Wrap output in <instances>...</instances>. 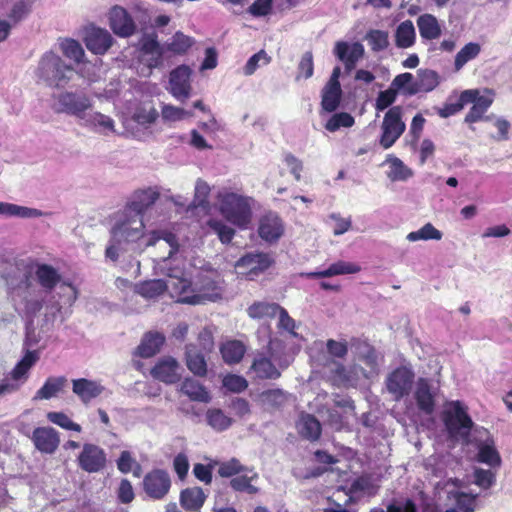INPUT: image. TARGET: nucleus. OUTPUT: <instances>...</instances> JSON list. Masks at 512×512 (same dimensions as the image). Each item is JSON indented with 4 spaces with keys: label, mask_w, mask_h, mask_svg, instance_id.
I'll list each match as a JSON object with an SVG mask.
<instances>
[{
    "label": "nucleus",
    "mask_w": 512,
    "mask_h": 512,
    "mask_svg": "<svg viewBox=\"0 0 512 512\" xmlns=\"http://www.w3.org/2000/svg\"><path fill=\"white\" fill-rule=\"evenodd\" d=\"M280 305L264 301L254 302L247 308V313L252 319H272L277 316Z\"/></svg>",
    "instance_id": "38"
},
{
    "label": "nucleus",
    "mask_w": 512,
    "mask_h": 512,
    "mask_svg": "<svg viewBox=\"0 0 512 512\" xmlns=\"http://www.w3.org/2000/svg\"><path fill=\"white\" fill-rule=\"evenodd\" d=\"M314 73V62H313V54L311 51L305 52L301 60L298 64V74L296 76V79L299 80L300 78L308 79L313 76Z\"/></svg>",
    "instance_id": "56"
},
{
    "label": "nucleus",
    "mask_w": 512,
    "mask_h": 512,
    "mask_svg": "<svg viewBox=\"0 0 512 512\" xmlns=\"http://www.w3.org/2000/svg\"><path fill=\"white\" fill-rule=\"evenodd\" d=\"M257 478L258 474L252 469V472L238 474L237 476L231 478L229 486L235 492L254 495L258 493V488L253 485L252 482Z\"/></svg>",
    "instance_id": "34"
},
{
    "label": "nucleus",
    "mask_w": 512,
    "mask_h": 512,
    "mask_svg": "<svg viewBox=\"0 0 512 512\" xmlns=\"http://www.w3.org/2000/svg\"><path fill=\"white\" fill-rule=\"evenodd\" d=\"M161 115L164 120L179 121L184 119L185 117L192 116V112L186 111L185 109L180 107L166 104L162 106Z\"/></svg>",
    "instance_id": "58"
},
{
    "label": "nucleus",
    "mask_w": 512,
    "mask_h": 512,
    "mask_svg": "<svg viewBox=\"0 0 512 512\" xmlns=\"http://www.w3.org/2000/svg\"><path fill=\"white\" fill-rule=\"evenodd\" d=\"M218 475L222 478H233L238 474L252 472V468H248L241 464L237 458H231L218 464Z\"/></svg>",
    "instance_id": "41"
},
{
    "label": "nucleus",
    "mask_w": 512,
    "mask_h": 512,
    "mask_svg": "<svg viewBox=\"0 0 512 512\" xmlns=\"http://www.w3.org/2000/svg\"><path fill=\"white\" fill-rule=\"evenodd\" d=\"M32 7V1L31 0H20L13 4L12 8L10 9V12L8 13V22L12 24V26L17 25L19 22H21L23 19H25Z\"/></svg>",
    "instance_id": "45"
},
{
    "label": "nucleus",
    "mask_w": 512,
    "mask_h": 512,
    "mask_svg": "<svg viewBox=\"0 0 512 512\" xmlns=\"http://www.w3.org/2000/svg\"><path fill=\"white\" fill-rule=\"evenodd\" d=\"M474 483L483 488L488 489L495 483L496 475L491 470L477 468L474 471Z\"/></svg>",
    "instance_id": "61"
},
{
    "label": "nucleus",
    "mask_w": 512,
    "mask_h": 512,
    "mask_svg": "<svg viewBox=\"0 0 512 512\" xmlns=\"http://www.w3.org/2000/svg\"><path fill=\"white\" fill-rule=\"evenodd\" d=\"M442 420L450 436L458 435L461 430L467 435L473 427L466 407L458 400L449 403V407L442 413Z\"/></svg>",
    "instance_id": "5"
},
{
    "label": "nucleus",
    "mask_w": 512,
    "mask_h": 512,
    "mask_svg": "<svg viewBox=\"0 0 512 512\" xmlns=\"http://www.w3.org/2000/svg\"><path fill=\"white\" fill-rule=\"evenodd\" d=\"M112 43L113 38L111 34L101 28H92L85 37L87 49L94 54L103 55L112 46Z\"/></svg>",
    "instance_id": "18"
},
{
    "label": "nucleus",
    "mask_w": 512,
    "mask_h": 512,
    "mask_svg": "<svg viewBox=\"0 0 512 512\" xmlns=\"http://www.w3.org/2000/svg\"><path fill=\"white\" fill-rule=\"evenodd\" d=\"M159 198V193L151 189L137 191L134 194V199L128 204V208L136 213V216L141 217L150 206H152Z\"/></svg>",
    "instance_id": "32"
},
{
    "label": "nucleus",
    "mask_w": 512,
    "mask_h": 512,
    "mask_svg": "<svg viewBox=\"0 0 512 512\" xmlns=\"http://www.w3.org/2000/svg\"><path fill=\"white\" fill-rule=\"evenodd\" d=\"M109 25L111 30L119 37H130L136 32V24L128 11L118 5L109 11Z\"/></svg>",
    "instance_id": "13"
},
{
    "label": "nucleus",
    "mask_w": 512,
    "mask_h": 512,
    "mask_svg": "<svg viewBox=\"0 0 512 512\" xmlns=\"http://www.w3.org/2000/svg\"><path fill=\"white\" fill-rule=\"evenodd\" d=\"M260 399L270 408H280L287 401V393L279 388L268 389L260 394Z\"/></svg>",
    "instance_id": "48"
},
{
    "label": "nucleus",
    "mask_w": 512,
    "mask_h": 512,
    "mask_svg": "<svg viewBox=\"0 0 512 512\" xmlns=\"http://www.w3.org/2000/svg\"><path fill=\"white\" fill-rule=\"evenodd\" d=\"M75 69L67 65L54 52H46L39 61L38 75L49 86L65 87L75 75Z\"/></svg>",
    "instance_id": "2"
},
{
    "label": "nucleus",
    "mask_w": 512,
    "mask_h": 512,
    "mask_svg": "<svg viewBox=\"0 0 512 512\" xmlns=\"http://www.w3.org/2000/svg\"><path fill=\"white\" fill-rule=\"evenodd\" d=\"M415 28L411 20L400 23L395 32V44L398 48H409L415 43Z\"/></svg>",
    "instance_id": "39"
},
{
    "label": "nucleus",
    "mask_w": 512,
    "mask_h": 512,
    "mask_svg": "<svg viewBox=\"0 0 512 512\" xmlns=\"http://www.w3.org/2000/svg\"><path fill=\"white\" fill-rule=\"evenodd\" d=\"M402 112L401 106H393L385 113L379 139L382 148L392 147L404 133L406 125L402 120Z\"/></svg>",
    "instance_id": "3"
},
{
    "label": "nucleus",
    "mask_w": 512,
    "mask_h": 512,
    "mask_svg": "<svg viewBox=\"0 0 512 512\" xmlns=\"http://www.w3.org/2000/svg\"><path fill=\"white\" fill-rule=\"evenodd\" d=\"M465 94H468L466 99L467 105L472 104L470 110L466 114L464 121L468 124H474L483 120H487L485 113L493 104V92L485 89L482 93L479 89H467L464 90Z\"/></svg>",
    "instance_id": "6"
},
{
    "label": "nucleus",
    "mask_w": 512,
    "mask_h": 512,
    "mask_svg": "<svg viewBox=\"0 0 512 512\" xmlns=\"http://www.w3.org/2000/svg\"><path fill=\"white\" fill-rule=\"evenodd\" d=\"M443 234L436 229L431 223H426L417 231H412L407 235V239L411 242L419 240H441Z\"/></svg>",
    "instance_id": "49"
},
{
    "label": "nucleus",
    "mask_w": 512,
    "mask_h": 512,
    "mask_svg": "<svg viewBox=\"0 0 512 512\" xmlns=\"http://www.w3.org/2000/svg\"><path fill=\"white\" fill-rule=\"evenodd\" d=\"M361 267L352 262L337 261L332 263L327 269L323 271L310 272L307 274L309 278H326L336 275L355 274L360 272Z\"/></svg>",
    "instance_id": "27"
},
{
    "label": "nucleus",
    "mask_w": 512,
    "mask_h": 512,
    "mask_svg": "<svg viewBox=\"0 0 512 512\" xmlns=\"http://www.w3.org/2000/svg\"><path fill=\"white\" fill-rule=\"evenodd\" d=\"M207 225L218 236L222 244L231 243L235 236V230L221 220L209 219Z\"/></svg>",
    "instance_id": "47"
},
{
    "label": "nucleus",
    "mask_w": 512,
    "mask_h": 512,
    "mask_svg": "<svg viewBox=\"0 0 512 512\" xmlns=\"http://www.w3.org/2000/svg\"><path fill=\"white\" fill-rule=\"evenodd\" d=\"M220 353L226 364H237L243 359L246 346L240 340H228L220 346Z\"/></svg>",
    "instance_id": "30"
},
{
    "label": "nucleus",
    "mask_w": 512,
    "mask_h": 512,
    "mask_svg": "<svg viewBox=\"0 0 512 512\" xmlns=\"http://www.w3.org/2000/svg\"><path fill=\"white\" fill-rule=\"evenodd\" d=\"M178 290V302L183 304L196 305L202 303L204 297L193 293L191 282L186 279H179L176 284Z\"/></svg>",
    "instance_id": "40"
},
{
    "label": "nucleus",
    "mask_w": 512,
    "mask_h": 512,
    "mask_svg": "<svg viewBox=\"0 0 512 512\" xmlns=\"http://www.w3.org/2000/svg\"><path fill=\"white\" fill-rule=\"evenodd\" d=\"M78 466L87 473L102 471L107 464V456L103 448L96 444L85 443L77 458Z\"/></svg>",
    "instance_id": "8"
},
{
    "label": "nucleus",
    "mask_w": 512,
    "mask_h": 512,
    "mask_svg": "<svg viewBox=\"0 0 512 512\" xmlns=\"http://www.w3.org/2000/svg\"><path fill=\"white\" fill-rule=\"evenodd\" d=\"M165 341L166 338L163 333L148 331L142 336L140 344L133 351V356L144 359L154 357L160 352Z\"/></svg>",
    "instance_id": "17"
},
{
    "label": "nucleus",
    "mask_w": 512,
    "mask_h": 512,
    "mask_svg": "<svg viewBox=\"0 0 512 512\" xmlns=\"http://www.w3.org/2000/svg\"><path fill=\"white\" fill-rule=\"evenodd\" d=\"M72 390L83 404L87 405L104 391V387L96 381L79 378L72 381Z\"/></svg>",
    "instance_id": "19"
},
{
    "label": "nucleus",
    "mask_w": 512,
    "mask_h": 512,
    "mask_svg": "<svg viewBox=\"0 0 512 512\" xmlns=\"http://www.w3.org/2000/svg\"><path fill=\"white\" fill-rule=\"evenodd\" d=\"M414 373L411 369L400 366L394 369L387 377L386 387L395 400H400L408 395L414 381Z\"/></svg>",
    "instance_id": "9"
},
{
    "label": "nucleus",
    "mask_w": 512,
    "mask_h": 512,
    "mask_svg": "<svg viewBox=\"0 0 512 512\" xmlns=\"http://www.w3.org/2000/svg\"><path fill=\"white\" fill-rule=\"evenodd\" d=\"M86 122L102 133L115 131L113 119L99 112L90 114Z\"/></svg>",
    "instance_id": "51"
},
{
    "label": "nucleus",
    "mask_w": 512,
    "mask_h": 512,
    "mask_svg": "<svg viewBox=\"0 0 512 512\" xmlns=\"http://www.w3.org/2000/svg\"><path fill=\"white\" fill-rule=\"evenodd\" d=\"M57 101L61 107V112H65L79 118H83L85 111L92 106L89 97L84 94H77L73 92L61 93L57 97Z\"/></svg>",
    "instance_id": "15"
},
{
    "label": "nucleus",
    "mask_w": 512,
    "mask_h": 512,
    "mask_svg": "<svg viewBox=\"0 0 512 512\" xmlns=\"http://www.w3.org/2000/svg\"><path fill=\"white\" fill-rule=\"evenodd\" d=\"M34 274L38 284L47 292L53 291L61 281L57 269L49 264L37 263Z\"/></svg>",
    "instance_id": "22"
},
{
    "label": "nucleus",
    "mask_w": 512,
    "mask_h": 512,
    "mask_svg": "<svg viewBox=\"0 0 512 512\" xmlns=\"http://www.w3.org/2000/svg\"><path fill=\"white\" fill-rule=\"evenodd\" d=\"M179 362L172 356H164L158 359L150 370L153 379L165 384H174L181 378Z\"/></svg>",
    "instance_id": "12"
},
{
    "label": "nucleus",
    "mask_w": 512,
    "mask_h": 512,
    "mask_svg": "<svg viewBox=\"0 0 512 512\" xmlns=\"http://www.w3.org/2000/svg\"><path fill=\"white\" fill-rule=\"evenodd\" d=\"M477 459L481 463H485L492 468L499 467L501 464V457L493 445L482 444L479 447Z\"/></svg>",
    "instance_id": "50"
},
{
    "label": "nucleus",
    "mask_w": 512,
    "mask_h": 512,
    "mask_svg": "<svg viewBox=\"0 0 512 512\" xmlns=\"http://www.w3.org/2000/svg\"><path fill=\"white\" fill-rule=\"evenodd\" d=\"M38 359L39 355L37 351L28 350L22 359L12 369L10 373L12 380L25 381L27 379L29 370L35 365Z\"/></svg>",
    "instance_id": "36"
},
{
    "label": "nucleus",
    "mask_w": 512,
    "mask_h": 512,
    "mask_svg": "<svg viewBox=\"0 0 512 512\" xmlns=\"http://www.w3.org/2000/svg\"><path fill=\"white\" fill-rule=\"evenodd\" d=\"M250 370L255 373L256 378L261 380H275L281 376L280 371L272 360L263 353H259L254 357Z\"/></svg>",
    "instance_id": "23"
},
{
    "label": "nucleus",
    "mask_w": 512,
    "mask_h": 512,
    "mask_svg": "<svg viewBox=\"0 0 512 512\" xmlns=\"http://www.w3.org/2000/svg\"><path fill=\"white\" fill-rule=\"evenodd\" d=\"M221 215L240 229H246L252 220V209L249 198L234 192L218 194Z\"/></svg>",
    "instance_id": "1"
},
{
    "label": "nucleus",
    "mask_w": 512,
    "mask_h": 512,
    "mask_svg": "<svg viewBox=\"0 0 512 512\" xmlns=\"http://www.w3.org/2000/svg\"><path fill=\"white\" fill-rule=\"evenodd\" d=\"M116 493L118 501L122 504H129L135 498L133 486L127 478L121 479Z\"/></svg>",
    "instance_id": "60"
},
{
    "label": "nucleus",
    "mask_w": 512,
    "mask_h": 512,
    "mask_svg": "<svg viewBox=\"0 0 512 512\" xmlns=\"http://www.w3.org/2000/svg\"><path fill=\"white\" fill-rule=\"evenodd\" d=\"M297 430L299 435L310 442H315L320 439L322 433V426L319 420L312 414L303 413L297 423Z\"/></svg>",
    "instance_id": "24"
},
{
    "label": "nucleus",
    "mask_w": 512,
    "mask_h": 512,
    "mask_svg": "<svg viewBox=\"0 0 512 512\" xmlns=\"http://www.w3.org/2000/svg\"><path fill=\"white\" fill-rule=\"evenodd\" d=\"M180 391L191 401L208 403L211 400V396L206 388L193 378H185L181 384Z\"/></svg>",
    "instance_id": "29"
},
{
    "label": "nucleus",
    "mask_w": 512,
    "mask_h": 512,
    "mask_svg": "<svg viewBox=\"0 0 512 512\" xmlns=\"http://www.w3.org/2000/svg\"><path fill=\"white\" fill-rule=\"evenodd\" d=\"M366 39L373 52H380L389 46L388 32L382 30H370Z\"/></svg>",
    "instance_id": "53"
},
{
    "label": "nucleus",
    "mask_w": 512,
    "mask_h": 512,
    "mask_svg": "<svg viewBox=\"0 0 512 512\" xmlns=\"http://www.w3.org/2000/svg\"><path fill=\"white\" fill-rule=\"evenodd\" d=\"M68 380L65 376L48 377L43 386L36 392L34 399H51L67 386Z\"/></svg>",
    "instance_id": "33"
},
{
    "label": "nucleus",
    "mask_w": 512,
    "mask_h": 512,
    "mask_svg": "<svg viewBox=\"0 0 512 512\" xmlns=\"http://www.w3.org/2000/svg\"><path fill=\"white\" fill-rule=\"evenodd\" d=\"M415 400L419 410L431 414L435 408L434 395L427 379L420 378L415 391Z\"/></svg>",
    "instance_id": "26"
},
{
    "label": "nucleus",
    "mask_w": 512,
    "mask_h": 512,
    "mask_svg": "<svg viewBox=\"0 0 512 512\" xmlns=\"http://www.w3.org/2000/svg\"><path fill=\"white\" fill-rule=\"evenodd\" d=\"M364 46L360 42L349 45L345 41H338L334 48L335 56L344 63L347 72L352 71L357 62L364 56Z\"/></svg>",
    "instance_id": "16"
},
{
    "label": "nucleus",
    "mask_w": 512,
    "mask_h": 512,
    "mask_svg": "<svg viewBox=\"0 0 512 512\" xmlns=\"http://www.w3.org/2000/svg\"><path fill=\"white\" fill-rule=\"evenodd\" d=\"M417 26L420 36L426 40H434L440 37L442 30L437 18L425 13L417 18Z\"/></svg>",
    "instance_id": "31"
},
{
    "label": "nucleus",
    "mask_w": 512,
    "mask_h": 512,
    "mask_svg": "<svg viewBox=\"0 0 512 512\" xmlns=\"http://www.w3.org/2000/svg\"><path fill=\"white\" fill-rule=\"evenodd\" d=\"M207 495L201 487H187L180 492L179 501L181 507L187 512H200Z\"/></svg>",
    "instance_id": "21"
},
{
    "label": "nucleus",
    "mask_w": 512,
    "mask_h": 512,
    "mask_svg": "<svg viewBox=\"0 0 512 512\" xmlns=\"http://www.w3.org/2000/svg\"><path fill=\"white\" fill-rule=\"evenodd\" d=\"M223 386L231 392L240 393L248 387V382L243 376L228 374L223 379Z\"/></svg>",
    "instance_id": "59"
},
{
    "label": "nucleus",
    "mask_w": 512,
    "mask_h": 512,
    "mask_svg": "<svg viewBox=\"0 0 512 512\" xmlns=\"http://www.w3.org/2000/svg\"><path fill=\"white\" fill-rule=\"evenodd\" d=\"M172 486V480L167 470L154 468L147 472L142 480L143 492L148 498L160 501L166 498Z\"/></svg>",
    "instance_id": "4"
},
{
    "label": "nucleus",
    "mask_w": 512,
    "mask_h": 512,
    "mask_svg": "<svg viewBox=\"0 0 512 512\" xmlns=\"http://www.w3.org/2000/svg\"><path fill=\"white\" fill-rule=\"evenodd\" d=\"M30 439L35 447L42 454H54L60 445L59 432L50 426L36 427Z\"/></svg>",
    "instance_id": "11"
},
{
    "label": "nucleus",
    "mask_w": 512,
    "mask_h": 512,
    "mask_svg": "<svg viewBox=\"0 0 512 512\" xmlns=\"http://www.w3.org/2000/svg\"><path fill=\"white\" fill-rule=\"evenodd\" d=\"M167 290V285L162 279H153L140 282L135 286V292L146 299L157 298Z\"/></svg>",
    "instance_id": "37"
},
{
    "label": "nucleus",
    "mask_w": 512,
    "mask_h": 512,
    "mask_svg": "<svg viewBox=\"0 0 512 512\" xmlns=\"http://www.w3.org/2000/svg\"><path fill=\"white\" fill-rule=\"evenodd\" d=\"M259 236L267 242L277 241L283 234L281 219L275 214H266L260 219Z\"/></svg>",
    "instance_id": "20"
},
{
    "label": "nucleus",
    "mask_w": 512,
    "mask_h": 512,
    "mask_svg": "<svg viewBox=\"0 0 512 512\" xmlns=\"http://www.w3.org/2000/svg\"><path fill=\"white\" fill-rule=\"evenodd\" d=\"M341 85L325 84L321 91V107L325 112L336 111L342 101Z\"/></svg>",
    "instance_id": "28"
},
{
    "label": "nucleus",
    "mask_w": 512,
    "mask_h": 512,
    "mask_svg": "<svg viewBox=\"0 0 512 512\" xmlns=\"http://www.w3.org/2000/svg\"><path fill=\"white\" fill-rule=\"evenodd\" d=\"M206 420L208 425L217 431H224L232 424V419L218 408L208 409L206 412Z\"/></svg>",
    "instance_id": "42"
},
{
    "label": "nucleus",
    "mask_w": 512,
    "mask_h": 512,
    "mask_svg": "<svg viewBox=\"0 0 512 512\" xmlns=\"http://www.w3.org/2000/svg\"><path fill=\"white\" fill-rule=\"evenodd\" d=\"M60 48L64 56L74 60L75 62H81L84 56V50L80 43L74 39H65L60 43Z\"/></svg>",
    "instance_id": "54"
},
{
    "label": "nucleus",
    "mask_w": 512,
    "mask_h": 512,
    "mask_svg": "<svg viewBox=\"0 0 512 512\" xmlns=\"http://www.w3.org/2000/svg\"><path fill=\"white\" fill-rule=\"evenodd\" d=\"M326 349L330 356L343 359L348 354V343L345 340L336 341L334 339H328Z\"/></svg>",
    "instance_id": "63"
},
{
    "label": "nucleus",
    "mask_w": 512,
    "mask_h": 512,
    "mask_svg": "<svg viewBox=\"0 0 512 512\" xmlns=\"http://www.w3.org/2000/svg\"><path fill=\"white\" fill-rule=\"evenodd\" d=\"M185 356L186 365L194 375L203 377L207 374L205 357L201 352L196 351L193 345L186 346Z\"/></svg>",
    "instance_id": "35"
},
{
    "label": "nucleus",
    "mask_w": 512,
    "mask_h": 512,
    "mask_svg": "<svg viewBox=\"0 0 512 512\" xmlns=\"http://www.w3.org/2000/svg\"><path fill=\"white\" fill-rule=\"evenodd\" d=\"M210 193V187L202 180H198L195 187V197L193 205L195 207H207L209 204L208 196Z\"/></svg>",
    "instance_id": "62"
},
{
    "label": "nucleus",
    "mask_w": 512,
    "mask_h": 512,
    "mask_svg": "<svg viewBox=\"0 0 512 512\" xmlns=\"http://www.w3.org/2000/svg\"><path fill=\"white\" fill-rule=\"evenodd\" d=\"M456 504L462 512H474L476 508V496L465 492H457L454 495Z\"/></svg>",
    "instance_id": "64"
},
{
    "label": "nucleus",
    "mask_w": 512,
    "mask_h": 512,
    "mask_svg": "<svg viewBox=\"0 0 512 512\" xmlns=\"http://www.w3.org/2000/svg\"><path fill=\"white\" fill-rule=\"evenodd\" d=\"M397 93L396 89L391 86L384 91H380L375 101V109L383 111L390 107L395 102Z\"/></svg>",
    "instance_id": "57"
},
{
    "label": "nucleus",
    "mask_w": 512,
    "mask_h": 512,
    "mask_svg": "<svg viewBox=\"0 0 512 512\" xmlns=\"http://www.w3.org/2000/svg\"><path fill=\"white\" fill-rule=\"evenodd\" d=\"M46 417L51 423L56 424L63 429L75 432H81L82 430L79 424L73 422L70 417L63 412L51 411L47 413Z\"/></svg>",
    "instance_id": "55"
},
{
    "label": "nucleus",
    "mask_w": 512,
    "mask_h": 512,
    "mask_svg": "<svg viewBox=\"0 0 512 512\" xmlns=\"http://www.w3.org/2000/svg\"><path fill=\"white\" fill-rule=\"evenodd\" d=\"M468 94H465L464 91H462L455 102H450L451 97L449 98V102H446L443 107L437 109V114L441 118H448L450 116H453L460 112L466 105L468 99L466 97Z\"/></svg>",
    "instance_id": "52"
},
{
    "label": "nucleus",
    "mask_w": 512,
    "mask_h": 512,
    "mask_svg": "<svg viewBox=\"0 0 512 512\" xmlns=\"http://www.w3.org/2000/svg\"><path fill=\"white\" fill-rule=\"evenodd\" d=\"M275 260L269 253L250 252L243 255L235 264L239 274L246 278L253 279L268 270Z\"/></svg>",
    "instance_id": "7"
},
{
    "label": "nucleus",
    "mask_w": 512,
    "mask_h": 512,
    "mask_svg": "<svg viewBox=\"0 0 512 512\" xmlns=\"http://www.w3.org/2000/svg\"><path fill=\"white\" fill-rule=\"evenodd\" d=\"M354 117L347 112L333 114L325 124V129L329 132H336L341 128H350L354 125Z\"/></svg>",
    "instance_id": "46"
},
{
    "label": "nucleus",
    "mask_w": 512,
    "mask_h": 512,
    "mask_svg": "<svg viewBox=\"0 0 512 512\" xmlns=\"http://www.w3.org/2000/svg\"><path fill=\"white\" fill-rule=\"evenodd\" d=\"M439 75L429 69L419 70L417 80L407 89L410 95L419 92H431L439 85Z\"/></svg>",
    "instance_id": "25"
},
{
    "label": "nucleus",
    "mask_w": 512,
    "mask_h": 512,
    "mask_svg": "<svg viewBox=\"0 0 512 512\" xmlns=\"http://www.w3.org/2000/svg\"><path fill=\"white\" fill-rule=\"evenodd\" d=\"M481 51V46L478 43L470 42L467 43L455 56L454 67L456 71L462 69V67L470 60L476 58Z\"/></svg>",
    "instance_id": "43"
},
{
    "label": "nucleus",
    "mask_w": 512,
    "mask_h": 512,
    "mask_svg": "<svg viewBox=\"0 0 512 512\" xmlns=\"http://www.w3.org/2000/svg\"><path fill=\"white\" fill-rule=\"evenodd\" d=\"M111 235L116 242L130 243L136 242L144 235V223L141 217L134 216L117 223L111 229Z\"/></svg>",
    "instance_id": "10"
},
{
    "label": "nucleus",
    "mask_w": 512,
    "mask_h": 512,
    "mask_svg": "<svg viewBox=\"0 0 512 512\" xmlns=\"http://www.w3.org/2000/svg\"><path fill=\"white\" fill-rule=\"evenodd\" d=\"M191 69L186 65H180L170 72V93L178 100L184 101L190 96Z\"/></svg>",
    "instance_id": "14"
},
{
    "label": "nucleus",
    "mask_w": 512,
    "mask_h": 512,
    "mask_svg": "<svg viewBox=\"0 0 512 512\" xmlns=\"http://www.w3.org/2000/svg\"><path fill=\"white\" fill-rule=\"evenodd\" d=\"M192 45L193 39L178 31L172 36L171 41L167 43L166 48L174 54L183 55Z\"/></svg>",
    "instance_id": "44"
}]
</instances>
